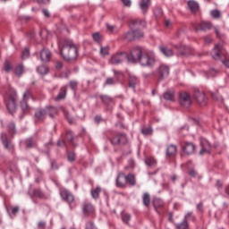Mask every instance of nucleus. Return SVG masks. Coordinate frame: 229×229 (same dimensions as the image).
<instances>
[{"mask_svg": "<svg viewBox=\"0 0 229 229\" xmlns=\"http://www.w3.org/2000/svg\"><path fill=\"white\" fill-rule=\"evenodd\" d=\"M128 60L131 64L139 62L143 67H153L157 64V59L153 52H144L140 47H133L131 53L118 52L111 56L110 63L113 65L123 64Z\"/></svg>", "mask_w": 229, "mask_h": 229, "instance_id": "nucleus-1", "label": "nucleus"}, {"mask_svg": "<svg viewBox=\"0 0 229 229\" xmlns=\"http://www.w3.org/2000/svg\"><path fill=\"white\" fill-rule=\"evenodd\" d=\"M58 47L60 49V55L69 62V60H76L78 58V48L76 45L70 39H64L58 42Z\"/></svg>", "mask_w": 229, "mask_h": 229, "instance_id": "nucleus-2", "label": "nucleus"}, {"mask_svg": "<svg viewBox=\"0 0 229 229\" xmlns=\"http://www.w3.org/2000/svg\"><path fill=\"white\" fill-rule=\"evenodd\" d=\"M4 103L9 114H13L17 110V92L10 89L4 96Z\"/></svg>", "mask_w": 229, "mask_h": 229, "instance_id": "nucleus-3", "label": "nucleus"}, {"mask_svg": "<svg viewBox=\"0 0 229 229\" xmlns=\"http://www.w3.org/2000/svg\"><path fill=\"white\" fill-rule=\"evenodd\" d=\"M30 99V101H35V98L33 97V94H31V91L30 89H26L21 102V107L23 112H30V110H31V106H30V104H28Z\"/></svg>", "mask_w": 229, "mask_h": 229, "instance_id": "nucleus-4", "label": "nucleus"}, {"mask_svg": "<svg viewBox=\"0 0 229 229\" xmlns=\"http://www.w3.org/2000/svg\"><path fill=\"white\" fill-rule=\"evenodd\" d=\"M109 140L113 146L128 144V137L124 133H116Z\"/></svg>", "mask_w": 229, "mask_h": 229, "instance_id": "nucleus-5", "label": "nucleus"}, {"mask_svg": "<svg viewBox=\"0 0 229 229\" xmlns=\"http://www.w3.org/2000/svg\"><path fill=\"white\" fill-rule=\"evenodd\" d=\"M179 103L181 106L189 108L192 105V97L188 92L182 91L179 94Z\"/></svg>", "mask_w": 229, "mask_h": 229, "instance_id": "nucleus-6", "label": "nucleus"}, {"mask_svg": "<svg viewBox=\"0 0 229 229\" xmlns=\"http://www.w3.org/2000/svg\"><path fill=\"white\" fill-rule=\"evenodd\" d=\"M194 98L197 100V103L200 105L201 106H205L207 103H208V98H207V95H205V92L196 89L194 93Z\"/></svg>", "mask_w": 229, "mask_h": 229, "instance_id": "nucleus-7", "label": "nucleus"}, {"mask_svg": "<svg viewBox=\"0 0 229 229\" xmlns=\"http://www.w3.org/2000/svg\"><path fill=\"white\" fill-rule=\"evenodd\" d=\"M157 76H159V80H164L169 76V66L166 64H161L156 70Z\"/></svg>", "mask_w": 229, "mask_h": 229, "instance_id": "nucleus-8", "label": "nucleus"}, {"mask_svg": "<svg viewBox=\"0 0 229 229\" xmlns=\"http://www.w3.org/2000/svg\"><path fill=\"white\" fill-rule=\"evenodd\" d=\"M211 55L214 60H221V57L225 56V48L223 47V46L219 44L215 46Z\"/></svg>", "mask_w": 229, "mask_h": 229, "instance_id": "nucleus-9", "label": "nucleus"}, {"mask_svg": "<svg viewBox=\"0 0 229 229\" xmlns=\"http://www.w3.org/2000/svg\"><path fill=\"white\" fill-rule=\"evenodd\" d=\"M60 196L64 201H66V203H72L74 201V195L69 191V190L62 188L60 190Z\"/></svg>", "mask_w": 229, "mask_h": 229, "instance_id": "nucleus-10", "label": "nucleus"}, {"mask_svg": "<svg viewBox=\"0 0 229 229\" xmlns=\"http://www.w3.org/2000/svg\"><path fill=\"white\" fill-rule=\"evenodd\" d=\"M1 140L4 146V148L8 149V151H11V153H13L15 149V145H13V143H12V140L8 139V135L6 133H2Z\"/></svg>", "mask_w": 229, "mask_h": 229, "instance_id": "nucleus-11", "label": "nucleus"}, {"mask_svg": "<svg viewBox=\"0 0 229 229\" xmlns=\"http://www.w3.org/2000/svg\"><path fill=\"white\" fill-rule=\"evenodd\" d=\"M200 146L201 150L199 151V155H205V153H210L212 147L210 146V143L206 139H200Z\"/></svg>", "mask_w": 229, "mask_h": 229, "instance_id": "nucleus-12", "label": "nucleus"}, {"mask_svg": "<svg viewBox=\"0 0 229 229\" xmlns=\"http://www.w3.org/2000/svg\"><path fill=\"white\" fill-rule=\"evenodd\" d=\"M177 51L179 55H182V56H189V55H192V47L185 45H180L177 47Z\"/></svg>", "mask_w": 229, "mask_h": 229, "instance_id": "nucleus-13", "label": "nucleus"}, {"mask_svg": "<svg viewBox=\"0 0 229 229\" xmlns=\"http://www.w3.org/2000/svg\"><path fill=\"white\" fill-rule=\"evenodd\" d=\"M182 150L185 155H192L196 150V145L192 142L185 141L184 145L182 146Z\"/></svg>", "mask_w": 229, "mask_h": 229, "instance_id": "nucleus-14", "label": "nucleus"}, {"mask_svg": "<svg viewBox=\"0 0 229 229\" xmlns=\"http://www.w3.org/2000/svg\"><path fill=\"white\" fill-rule=\"evenodd\" d=\"M139 6L143 15H146L148 13V10H149V6H151V0H140Z\"/></svg>", "mask_w": 229, "mask_h": 229, "instance_id": "nucleus-15", "label": "nucleus"}, {"mask_svg": "<svg viewBox=\"0 0 229 229\" xmlns=\"http://www.w3.org/2000/svg\"><path fill=\"white\" fill-rule=\"evenodd\" d=\"M116 186L120 189H124L126 187V174H118L116 178Z\"/></svg>", "mask_w": 229, "mask_h": 229, "instance_id": "nucleus-16", "label": "nucleus"}, {"mask_svg": "<svg viewBox=\"0 0 229 229\" xmlns=\"http://www.w3.org/2000/svg\"><path fill=\"white\" fill-rule=\"evenodd\" d=\"M96 211V208H94V205H92L89 202H85L82 206V212L85 214V216L89 214H94Z\"/></svg>", "mask_w": 229, "mask_h": 229, "instance_id": "nucleus-17", "label": "nucleus"}, {"mask_svg": "<svg viewBox=\"0 0 229 229\" xmlns=\"http://www.w3.org/2000/svg\"><path fill=\"white\" fill-rule=\"evenodd\" d=\"M47 117V113L45 109H38L35 113V119L38 123H40V121H44Z\"/></svg>", "mask_w": 229, "mask_h": 229, "instance_id": "nucleus-18", "label": "nucleus"}, {"mask_svg": "<svg viewBox=\"0 0 229 229\" xmlns=\"http://www.w3.org/2000/svg\"><path fill=\"white\" fill-rule=\"evenodd\" d=\"M40 60L41 62H49L51 60V51L47 48H43L40 51Z\"/></svg>", "mask_w": 229, "mask_h": 229, "instance_id": "nucleus-19", "label": "nucleus"}, {"mask_svg": "<svg viewBox=\"0 0 229 229\" xmlns=\"http://www.w3.org/2000/svg\"><path fill=\"white\" fill-rule=\"evenodd\" d=\"M187 4L191 13H198V10H199V4L194 0H189Z\"/></svg>", "mask_w": 229, "mask_h": 229, "instance_id": "nucleus-20", "label": "nucleus"}, {"mask_svg": "<svg viewBox=\"0 0 229 229\" xmlns=\"http://www.w3.org/2000/svg\"><path fill=\"white\" fill-rule=\"evenodd\" d=\"M159 49H160V52L164 55H165L167 58H169L174 55V52L173 51V49H171L167 47H160Z\"/></svg>", "mask_w": 229, "mask_h": 229, "instance_id": "nucleus-21", "label": "nucleus"}, {"mask_svg": "<svg viewBox=\"0 0 229 229\" xmlns=\"http://www.w3.org/2000/svg\"><path fill=\"white\" fill-rule=\"evenodd\" d=\"M139 85V78L135 75H130L129 77V87L131 89H135Z\"/></svg>", "mask_w": 229, "mask_h": 229, "instance_id": "nucleus-22", "label": "nucleus"}, {"mask_svg": "<svg viewBox=\"0 0 229 229\" xmlns=\"http://www.w3.org/2000/svg\"><path fill=\"white\" fill-rule=\"evenodd\" d=\"M212 28V23L207 21H201L197 30H200L201 31H207Z\"/></svg>", "mask_w": 229, "mask_h": 229, "instance_id": "nucleus-23", "label": "nucleus"}, {"mask_svg": "<svg viewBox=\"0 0 229 229\" xmlns=\"http://www.w3.org/2000/svg\"><path fill=\"white\" fill-rule=\"evenodd\" d=\"M145 164L148 167H155L157 165V159L151 156L145 158Z\"/></svg>", "mask_w": 229, "mask_h": 229, "instance_id": "nucleus-24", "label": "nucleus"}, {"mask_svg": "<svg viewBox=\"0 0 229 229\" xmlns=\"http://www.w3.org/2000/svg\"><path fill=\"white\" fill-rule=\"evenodd\" d=\"M45 110L47 112V115H49V117H54V115L58 114V109L55 106H47L45 107Z\"/></svg>", "mask_w": 229, "mask_h": 229, "instance_id": "nucleus-25", "label": "nucleus"}, {"mask_svg": "<svg viewBox=\"0 0 229 229\" xmlns=\"http://www.w3.org/2000/svg\"><path fill=\"white\" fill-rule=\"evenodd\" d=\"M129 183L131 187H135L137 185V181L135 180V175L129 174L126 175V184Z\"/></svg>", "mask_w": 229, "mask_h": 229, "instance_id": "nucleus-26", "label": "nucleus"}, {"mask_svg": "<svg viewBox=\"0 0 229 229\" xmlns=\"http://www.w3.org/2000/svg\"><path fill=\"white\" fill-rule=\"evenodd\" d=\"M30 194L31 198H44V193L40 189H34L30 191Z\"/></svg>", "mask_w": 229, "mask_h": 229, "instance_id": "nucleus-27", "label": "nucleus"}, {"mask_svg": "<svg viewBox=\"0 0 229 229\" xmlns=\"http://www.w3.org/2000/svg\"><path fill=\"white\" fill-rule=\"evenodd\" d=\"M66 96H67V88L64 87L59 91L57 97L55 98V100L60 101L61 99H65Z\"/></svg>", "mask_w": 229, "mask_h": 229, "instance_id": "nucleus-28", "label": "nucleus"}, {"mask_svg": "<svg viewBox=\"0 0 229 229\" xmlns=\"http://www.w3.org/2000/svg\"><path fill=\"white\" fill-rule=\"evenodd\" d=\"M164 99L166 101H174V90H167L164 94Z\"/></svg>", "mask_w": 229, "mask_h": 229, "instance_id": "nucleus-29", "label": "nucleus"}, {"mask_svg": "<svg viewBox=\"0 0 229 229\" xmlns=\"http://www.w3.org/2000/svg\"><path fill=\"white\" fill-rule=\"evenodd\" d=\"M176 146L174 145H170L168 146L167 149H166V156L167 157H174V155H176Z\"/></svg>", "mask_w": 229, "mask_h": 229, "instance_id": "nucleus-30", "label": "nucleus"}, {"mask_svg": "<svg viewBox=\"0 0 229 229\" xmlns=\"http://www.w3.org/2000/svg\"><path fill=\"white\" fill-rule=\"evenodd\" d=\"M37 72L41 76H46V74H47V72H49V68H47V66H46V65H41L37 68Z\"/></svg>", "mask_w": 229, "mask_h": 229, "instance_id": "nucleus-31", "label": "nucleus"}, {"mask_svg": "<svg viewBox=\"0 0 229 229\" xmlns=\"http://www.w3.org/2000/svg\"><path fill=\"white\" fill-rule=\"evenodd\" d=\"M133 26H142L143 28L146 26V21L140 19H135L131 21Z\"/></svg>", "mask_w": 229, "mask_h": 229, "instance_id": "nucleus-32", "label": "nucleus"}, {"mask_svg": "<svg viewBox=\"0 0 229 229\" xmlns=\"http://www.w3.org/2000/svg\"><path fill=\"white\" fill-rule=\"evenodd\" d=\"M124 38H125V40L131 42V40H135V38H137L135 37V33L132 30V31H128L127 33H125Z\"/></svg>", "mask_w": 229, "mask_h": 229, "instance_id": "nucleus-33", "label": "nucleus"}, {"mask_svg": "<svg viewBox=\"0 0 229 229\" xmlns=\"http://www.w3.org/2000/svg\"><path fill=\"white\" fill-rule=\"evenodd\" d=\"M25 144L27 148H35L37 146V140L33 138H29L26 140Z\"/></svg>", "mask_w": 229, "mask_h": 229, "instance_id": "nucleus-34", "label": "nucleus"}, {"mask_svg": "<svg viewBox=\"0 0 229 229\" xmlns=\"http://www.w3.org/2000/svg\"><path fill=\"white\" fill-rule=\"evenodd\" d=\"M142 201L145 207H148L149 203H151V196H149V193H144Z\"/></svg>", "mask_w": 229, "mask_h": 229, "instance_id": "nucleus-35", "label": "nucleus"}, {"mask_svg": "<svg viewBox=\"0 0 229 229\" xmlns=\"http://www.w3.org/2000/svg\"><path fill=\"white\" fill-rule=\"evenodd\" d=\"M176 229H189V223L186 220L175 225Z\"/></svg>", "mask_w": 229, "mask_h": 229, "instance_id": "nucleus-36", "label": "nucleus"}, {"mask_svg": "<svg viewBox=\"0 0 229 229\" xmlns=\"http://www.w3.org/2000/svg\"><path fill=\"white\" fill-rule=\"evenodd\" d=\"M14 72L16 76H22V73L24 72V65L19 64L18 66H16Z\"/></svg>", "mask_w": 229, "mask_h": 229, "instance_id": "nucleus-37", "label": "nucleus"}, {"mask_svg": "<svg viewBox=\"0 0 229 229\" xmlns=\"http://www.w3.org/2000/svg\"><path fill=\"white\" fill-rule=\"evenodd\" d=\"M99 192H101V187H97L95 190L91 191V196L94 199H98L99 198Z\"/></svg>", "mask_w": 229, "mask_h": 229, "instance_id": "nucleus-38", "label": "nucleus"}, {"mask_svg": "<svg viewBox=\"0 0 229 229\" xmlns=\"http://www.w3.org/2000/svg\"><path fill=\"white\" fill-rule=\"evenodd\" d=\"M106 29L109 31V33H117L119 31V29L115 25H110L106 24Z\"/></svg>", "mask_w": 229, "mask_h": 229, "instance_id": "nucleus-39", "label": "nucleus"}, {"mask_svg": "<svg viewBox=\"0 0 229 229\" xmlns=\"http://www.w3.org/2000/svg\"><path fill=\"white\" fill-rule=\"evenodd\" d=\"M8 131L11 133V135H15L17 131L15 130V123L13 122L10 123L8 124Z\"/></svg>", "mask_w": 229, "mask_h": 229, "instance_id": "nucleus-40", "label": "nucleus"}, {"mask_svg": "<svg viewBox=\"0 0 229 229\" xmlns=\"http://www.w3.org/2000/svg\"><path fill=\"white\" fill-rule=\"evenodd\" d=\"M154 15L157 18L162 17L164 15V12L162 11L161 7H155L154 8Z\"/></svg>", "mask_w": 229, "mask_h": 229, "instance_id": "nucleus-41", "label": "nucleus"}, {"mask_svg": "<svg viewBox=\"0 0 229 229\" xmlns=\"http://www.w3.org/2000/svg\"><path fill=\"white\" fill-rule=\"evenodd\" d=\"M186 223L187 221H196V216H194V215H192V212H188L183 219Z\"/></svg>", "mask_w": 229, "mask_h": 229, "instance_id": "nucleus-42", "label": "nucleus"}, {"mask_svg": "<svg viewBox=\"0 0 229 229\" xmlns=\"http://www.w3.org/2000/svg\"><path fill=\"white\" fill-rule=\"evenodd\" d=\"M109 54H110V47H102L100 48V55L102 56H106Z\"/></svg>", "mask_w": 229, "mask_h": 229, "instance_id": "nucleus-43", "label": "nucleus"}, {"mask_svg": "<svg viewBox=\"0 0 229 229\" xmlns=\"http://www.w3.org/2000/svg\"><path fill=\"white\" fill-rule=\"evenodd\" d=\"M210 15L213 17V19H219V17H221V12H219L217 9H215L210 12Z\"/></svg>", "mask_w": 229, "mask_h": 229, "instance_id": "nucleus-44", "label": "nucleus"}, {"mask_svg": "<svg viewBox=\"0 0 229 229\" xmlns=\"http://www.w3.org/2000/svg\"><path fill=\"white\" fill-rule=\"evenodd\" d=\"M141 133H143V135H151L153 133V129H151V127H143L141 129Z\"/></svg>", "mask_w": 229, "mask_h": 229, "instance_id": "nucleus-45", "label": "nucleus"}, {"mask_svg": "<svg viewBox=\"0 0 229 229\" xmlns=\"http://www.w3.org/2000/svg\"><path fill=\"white\" fill-rule=\"evenodd\" d=\"M154 207L155 208H160V207H164V201L160 199H154Z\"/></svg>", "mask_w": 229, "mask_h": 229, "instance_id": "nucleus-46", "label": "nucleus"}, {"mask_svg": "<svg viewBox=\"0 0 229 229\" xmlns=\"http://www.w3.org/2000/svg\"><path fill=\"white\" fill-rule=\"evenodd\" d=\"M130 219H131V216L130 214L122 215V221L123 223H126V224L130 223Z\"/></svg>", "mask_w": 229, "mask_h": 229, "instance_id": "nucleus-47", "label": "nucleus"}, {"mask_svg": "<svg viewBox=\"0 0 229 229\" xmlns=\"http://www.w3.org/2000/svg\"><path fill=\"white\" fill-rule=\"evenodd\" d=\"M26 58H30V49L25 48L24 51L21 53V59L26 60Z\"/></svg>", "mask_w": 229, "mask_h": 229, "instance_id": "nucleus-48", "label": "nucleus"}, {"mask_svg": "<svg viewBox=\"0 0 229 229\" xmlns=\"http://www.w3.org/2000/svg\"><path fill=\"white\" fill-rule=\"evenodd\" d=\"M134 36L136 37V38H140L142 37H144V32H142V30H134Z\"/></svg>", "mask_w": 229, "mask_h": 229, "instance_id": "nucleus-49", "label": "nucleus"}, {"mask_svg": "<svg viewBox=\"0 0 229 229\" xmlns=\"http://www.w3.org/2000/svg\"><path fill=\"white\" fill-rule=\"evenodd\" d=\"M93 40H95V42H98V44H99V42H101V34H99V32L94 33Z\"/></svg>", "mask_w": 229, "mask_h": 229, "instance_id": "nucleus-50", "label": "nucleus"}, {"mask_svg": "<svg viewBox=\"0 0 229 229\" xmlns=\"http://www.w3.org/2000/svg\"><path fill=\"white\" fill-rule=\"evenodd\" d=\"M101 99H102L103 103H105L106 105L112 103V98H110L108 96H102Z\"/></svg>", "mask_w": 229, "mask_h": 229, "instance_id": "nucleus-51", "label": "nucleus"}, {"mask_svg": "<svg viewBox=\"0 0 229 229\" xmlns=\"http://www.w3.org/2000/svg\"><path fill=\"white\" fill-rule=\"evenodd\" d=\"M66 139L69 142H72V140H74V135L72 134V132L71 131H68L66 132Z\"/></svg>", "mask_w": 229, "mask_h": 229, "instance_id": "nucleus-52", "label": "nucleus"}, {"mask_svg": "<svg viewBox=\"0 0 229 229\" xmlns=\"http://www.w3.org/2000/svg\"><path fill=\"white\" fill-rule=\"evenodd\" d=\"M68 160L69 162H74L76 160V154L74 152H68Z\"/></svg>", "mask_w": 229, "mask_h": 229, "instance_id": "nucleus-53", "label": "nucleus"}, {"mask_svg": "<svg viewBox=\"0 0 229 229\" xmlns=\"http://www.w3.org/2000/svg\"><path fill=\"white\" fill-rule=\"evenodd\" d=\"M39 35H40V37H41V38H42L43 40H46V39L47 38V35H49V33L47 32V30H42L40 31Z\"/></svg>", "mask_w": 229, "mask_h": 229, "instance_id": "nucleus-54", "label": "nucleus"}, {"mask_svg": "<svg viewBox=\"0 0 229 229\" xmlns=\"http://www.w3.org/2000/svg\"><path fill=\"white\" fill-rule=\"evenodd\" d=\"M70 87H71L72 90L76 91V88L78 87V81H71Z\"/></svg>", "mask_w": 229, "mask_h": 229, "instance_id": "nucleus-55", "label": "nucleus"}, {"mask_svg": "<svg viewBox=\"0 0 229 229\" xmlns=\"http://www.w3.org/2000/svg\"><path fill=\"white\" fill-rule=\"evenodd\" d=\"M4 71L6 72H10V71H12V64H10L8 61L4 63Z\"/></svg>", "mask_w": 229, "mask_h": 229, "instance_id": "nucleus-56", "label": "nucleus"}, {"mask_svg": "<svg viewBox=\"0 0 229 229\" xmlns=\"http://www.w3.org/2000/svg\"><path fill=\"white\" fill-rule=\"evenodd\" d=\"M213 99H215L216 101H220V103H223V97L219 96V95H216L214 93L211 94Z\"/></svg>", "mask_w": 229, "mask_h": 229, "instance_id": "nucleus-57", "label": "nucleus"}, {"mask_svg": "<svg viewBox=\"0 0 229 229\" xmlns=\"http://www.w3.org/2000/svg\"><path fill=\"white\" fill-rule=\"evenodd\" d=\"M86 229H98V228H96V225H94L93 222H88L86 224Z\"/></svg>", "mask_w": 229, "mask_h": 229, "instance_id": "nucleus-58", "label": "nucleus"}, {"mask_svg": "<svg viewBox=\"0 0 229 229\" xmlns=\"http://www.w3.org/2000/svg\"><path fill=\"white\" fill-rule=\"evenodd\" d=\"M114 83H115V81L114 80V78H107L105 85H114Z\"/></svg>", "mask_w": 229, "mask_h": 229, "instance_id": "nucleus-59", "label": "nucleus"}, {"mask_svg": "<svg viewBox=\"0 0 229 229\" xmlns=\"http://www.w3.org/2000/svg\"><path fill=\"white\" fill-rule=\"evenodd\" d=\"M216 187L218 191H221L223 189V182L219 180L216 181Z\"/></svg>", "mask_w": 229, "mask_h": 229, "instance_id": "nucleus-60", "label": "nucleus"}, {"mask_svg": "<svg viewBox=\"0 0 229 229\" xmlns=\"http://www.w3.org/2000/svg\"><path fill=\"white\" fill-rule=\"evenodd\" d=\"M122 3L124 4V6H127L130 8L131 6V0H122Z\"/></svg>", "mask_w": 229, "mask_h": 229, "instance_id": "nucleus-61", "label": "nucleus"}, {"mask_svg": "<svg viewBox=\"0 0 229 229\" xmlns=\"http://www.w3.org/2000/svg\"><path fill=\"white\" fill-rule=\"evenodd\" d=\"M190 176H191L192 178H196L198 177V172L196 170H191L189 173Z\"/></svg>", "mask_w": 229, "mask_h": 229, "instance_id": "nucleus-62", "label": "nucleus"}, {"mask_svg": "<svg viewBox=\"0 0 229 229\" xmlns=\"http://www.w3.org/2000/svg\"><path fill=\"white\" fill-rule=\"evenodd\" d=\"M94 121H95V123H97V124H99V123H101V121H103V118H101V116H99V115H97V116H95Z\"/></svg>", "mask_w": 229, "mask_h": 229, "instance_id": "nucleus-63", "label": "nucleus"}, {"mask_svg": "<svg viewBox=\"0 0 229 229\" xmlns=\"http://www.w3.org/2000/svg\"><path fill=\"white\" fill-rule=\"evenodd\" d=\"M17 212H19V207H14V208H12L13 216H16Z\"/></svg>", "mask_w": 229, "mask_h": 229, "instance_id": "nucleus-64", "label": "nucleus"}]
</instances>
